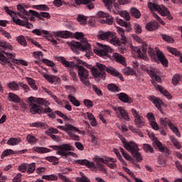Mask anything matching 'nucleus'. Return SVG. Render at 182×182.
<instances>
[{"label":"nucleus","instance_id":"1","mask_svg":"<svg viewBox=\"0 0 182 182\" xmlns=\"http://www.w3.org/2000/svg\"><path fill=\"white\" fill-rule=\"evenodd\" d=\"M77 60L78 65H82V66H85L87 69H91L92 76L95 78V80L99 82L101 79L105 80L106 79V72L112 75V76H115L116 77H119L122 82H124V77L123 75L114 68L109 66L107 67L105 65L102 64L100 63H96V68L92 67V65L87 64L86 62L83 60L75 58Z\"/></svg>","mask_w":182,"mask_h":182},{"label":"nucleus","instance_id":"2","mask_svg":"<svg viewBox=\"0 0 182 182\" xmlns=\"http://www.w3.org/2000/svg\"><path fill=\"white\" fill-rule=\"evenodd\" d=\"M0 63L1 65H7L11 69H15L14 65H23V66H28V62L25 60H18L15 55L5 52L0 48ZM14 63V65L12 64Z\"/></svg>","mask_w":182,"mask_h":182},{"label":"nucleus","instance_id":"3","mask_svg":"<svg viewBox=\"0 0 182 182\" xmlns=\"http://www.w3.org/2000/svg\"><path fill=\"white\" fill-rule=\"evenodd\" d=\"M30 106V112L31 114H42L46 113V108H43L45 105V99L30 97L28 100Z\"/></svg>","mask_w":182,"mask_h":182},{"label":"nucleus","instance_id":"4","mask_svg":"<svg viewBox=\"0 0 182 182\" xmlns=\"http://www.w3.org/2000/svg\"><path fill=\"white\" fill-rule=\"evenodd\" d=\"M146 73H148V75H149L150 77H151L152 80H151V83L154 86H155V87L157 88V90L159 91H160L161 93H162V95H164V96H166V97H167V99H168V100H171V99H172V96L171 94H170V92H168V91H167L166 90H164V88H163V87H161V85H157L158 83H161V77H160V76L157 75V72L156 71V69L153 68L151 70H146Z\"/></svg>","mask_w":182,"mask_h":182},{"label":"nucleus","instance_id":"5","mask_svg":"<svg viewBox=\"0 0 182 182\" xmlns=\"http://www.w3.org/2000/svg\"><path fill=\"white\" fill-rule=\"evenodd\" d=\"M122 141L124 144V149L129 151L131 154L133 156L134 159H136V161H141L143 160V157L141 156V154L139 152L140 149H139V146L134 141H127L124 138H122Z\"/></svg>","mask_w":182,"mask_h":182},{"label":"nucleus","instance_id":"6","mask_svg":"<svg viewBox=\"0 0 182 182\" xmlns=\"http://www.w3.org/2000/svg\"><path fill=\"white\" fill-rule=\"evenodd\" d=\"M97 38L102 41H107V42H109L112 45H120V40H119V38L116 36V33L100 31Z\"/></svg>","mask_w":182,"mask_h":182},{"label":"nucleus","instance_id":"7","mask_svg":"<svg viewBox=\"0 0 182 182\" xmlns=\"http://www.w3.org/2000/svg\"><path fill=\"white\" fill-rule=\"evenodd\" d=\"M68 45L70 46L72 50L74 53L79 55V51L82 52H90L92 50V47L89 43H80L77 41H73L68 43Z\"/></svg>","mask_w":182,"mask_h":182},{"label":"nucleus","instance_id":"8","mask_svg":"<svg viewBox=\"0 0 182 182\" xmlns=\"http://www.w3.org/2000/svg\"><path fill=\"white\" fill-rule=\"evenodd\" d=\"M148 7L151 12L154 11H157V12H159L161 16H166L169 21H172L173 16H171V13H170V11H168L167 7L164 6H160L159 4L151 2H148Z\"/></svg>","mask_w":182,"mask_h":182},{"label":"nucleus","instance_id":"9","mask_svg":"<svg viewBox=\"0 0 182 182\" xmlns=\"http://www.w3.org/2000/svg\"><path fill=\"white\" fill-rule=\"evenodd\" d=\"M51 149H53V150H58L57 154L59 156H64L65 157H68V156H70V154H73L74 149L73 146L70 145V144H64L59 146H51ZM69 151V152H68Z\"/></svg>","mask_w":182,"mask_h":182},{"label":"nucleus","instance_id":"10","mask_svg":"<svg viewBox=\"0 0 182 182\" xmlns=\"http://www.w3.org/2000/svg\"><path fill=\"white\" fill-rule=\"evenodd\" d=\"M148 53L149 56L154 60H160L161 63L163 66L167 67L168 66V60L164 56V53L161 52L160 50H156V51L152 48H149Z\"/></svg>","mask_w":182,"mask_h":182},{"label":"nucleus","instance_id":"11","mask_svg":"<svg viewBox=\"0 0 182 182\" xmlns=\"http://www.w3.org/2000/svg\"><path fill=\"white\" fill-rule=\"evenodd\" d=\"M112 50L110 46L100 43H97V48L94 49L95 53L104 59H107L110 56L109 53H112Z\"/></svg>","mask_w":182,"mask_h":182},{"label":"nucleus","instance_id":"12","mask_svg":"<svg viewBox=\"0 0 182 182\" xmlns=\"http://www.w3.org/2000/svg\"><path fill=\"white\" fill-rule=\"evenodd\" d=\"M77 68L80 80H81L82 83H83L85 86L90 87L92 85L90 84V81H89V71L82 65H77Z\"/></svg>","mask_w":182,"mask_h":182},{"label":"nucleus","instance_id":"13","mask_svg":"<svg viewBox=\"0 0 182 182\" xmlns=\"http://www.w3.org/2000/svg\"><path fill=\"white\" fill-rule=\"evenodd\" d=\"M105 6L109 12L113 11L115 15L120 14L119 4L116 3V0H102Z\"/></svg>","mask_w":182,"mask_h":182},{"label":"nucleus","instance_id":"14","mask_svg":"<svg viewBox=\"0 0 182 182\" xmlns=\"http://www.w3.org/2000/svg\"><path fill=\"white\" fill-rule=\"evenodd\" d=\"M160 122L161 124L164 127H167V126H168V127L171 129V130H172L173 133H174L176 136H177V137H181V134H180L178 129L175 127L174 124L172 123L170 119H168V118H161Z\"/></svg>","mask_w":182,"mask_h":182},{"label":"nucleus","instance_id":"15","mask_svg":"<svg viewBox=\"0 0 182 182\" xmlns=\"http://www.w3.org/2000/svg\"><path fill=\"white\" fill-rule=\"evenodd\" d=\"M134 52L137 53L139 58L146 60L147 59V43H143L141 47H134Z\"/></svg>","mask_w":182,"mask_h":182},{"label":"nucleus","instance_id":"16","mask_svg":"<svg viewBox=\"0 0 182 182\" xmlns=\"http://www.w3.org/2000/svg\"><path fill=\"white\" fill-rule=\"evenodd\" d=\"M132 115L134 117V124L136 127L141 128L144 126V118L140 115L139 112L134 108L131 109Z\"/></svg>","mask_w":182,"mask_h":182},{"label":"nucleus","instance_id":"17","mask_svg":"<svg viewBox=\"0 0 182 182\" xmlns=\"http://www.w3.org/2000/svg\"><path fill=\"white\" fill-rule=\"evenodd\" d=\"M98 18H106V19L101 20L102 23H107L108 25H112L113 23V17H110L109 14L105 13L103 11H99L97 14Z\"/></svg>","mask_w":182,"mask_h":182},{"label":"nucleus","instance_id":"18","mask_svg":"<svg viewBox=\"0 0 182 182\" xmlns=\"http://www.w3.org/2000/svg\"><path fill=\"white\" fill-rule=\"evenodd\" d=\"M148 99L154 105L155 107H156V109H158L159 112H161V107L163 106V105H164V103L161 100H160L159 97H157L154 95H150L149 97H148Z\"/></svg>","mask_w":182,"mask_h":182},{"label":"nucleus","instance_id":"19","mask_svg":"<svg viewBox=\"0 0 182 182\" xmlns=\"http://www.w3.org/2000/svg\"><path fill=\"white\" fill-rule=\"evenodd\" d=\"M22 18L24 20H21L20 18H17V19L14 18V23H16V25H19L20 26H26V28H28V29H31V28H33V25L29 23L28 18L23 16Z\"/></svg>","mask_w":182,"mask_h":182},{"label":"nucleus","instance_id":"20","mask_svg":"<svg viewBox=\"0 0 182 182\" xmlns=\"http://www.w3.org/2000/svg\"><path fill=\"white\" fill-rule=\"evenodd\" d=\"M95 0H75V4L77 5H86L88 9H93L95 8Z\"/></svg>","mask_w":182,"mask_h":182},{"label":"nucleus","instance_id":"21","mask_svg":"<svg viewBox=\"0 0 182 182\" xmlns=\"http://www.w3.org/2000/svg\"><path fill=\"white\" fill-rule=\"evenodd\" d=\"M117 96L118 99L121 102H122V103H128L129 105H130V103H133V99L129 97V95H127V94L124 92H121L119 94H117Z\"/></svg>","mask_w":182,"mask_h":182},{"label":"nucleus","instance_id":"22","mask_svg":"<svg viewBox=\"0 0 182 182\" xmlns=\"http://www.w3.org/2000/svg\"><path fill=\"white\" fill-rule=\"evenodd\" d=\"M154 146L157 147L159 149V151L161 153H165L166 154H170V151L167 148V146L163 145L161 142H160L159 140H155L154 142Z\"/></svg>","mask_w":182,"mask_h":182},{"label":"nucleus","instance_id":"23","mask_svg":"<svg viewBox=\"0 0 182 182\" xmlns=\"http://www.w3.org/2000/svg\"><path fill=\"white\" fill-rule=\"evenodd\" d=\"M58 129L63 130V132H67L68 133H69V132H77V133H80V130L72 124H65V127L58 126Z\"/></svg>","mask_w":182,"mask_h":182},{"label":"nucleus","instance_id":"24","mask_svg":"<svg viewBox=\"0 0 182 182\" xmlns=\"http://www.w3.org/2000/svg\"><path fill=\"white\" fill-rule=\"evenodd\" d=\"M75 164H80V166H86V167H88V168L95 167V164L89 161L87 159H77L75 161Z\"/></svg>","mask_w":182,"mask_h":182},{"label":"nucleus","instance_id":"25","mask_svg":"<svg viewBox=\"0 0 182 182\" xmlns=\"http://www.w3.org/2000/svg\"><path fill=\"white\" fill-rule=\"evenodd\" d=\"M58 60L63 63V66L65 68H70V69H73L76 65L73 62L66 60V58L64 57H58Z\"/></svg>","mask_w":182,"mask_h":182},{"label":"nucleus","instance_id":"26","mask_svg":"<svg viewBox=\"0 0 182 182\" xmlns=\"http://www.w3.org/2000/svg\"><path fill=\"white\" fill-rule=\"evenodd\" d=\"M115 110H117L120 113L121 118L125 120V122H130V117L129 116V114L123 107H118Z\"/></svg>","mask_w":182,"mask_h":182},{"label":"nucleus","instance_id":"27","mask_svg":"<svg viewBox=\"0 0 182 182\" xmlns=\"http://www.w3.org/2000/svg\"><path fill=\"white\" fill-rule=\"evenodd\" d=\"M5 12H6V14H8V15H9V16H11L12 18L13 22H14V19H16V18H15V16H14V15H18V16H19L20 18H23V16L22 14H21V13L19 12H15L11 9H9V8L6 6L3 7Z\"/></svg>","mask_w":182,"mask_h":182},{"label":"nucleus","instance_id":"28","mask_svg":"<svg viewBox=\"0 0 182 182\" xmlns=\"http://www.w3.org/2000/svg\"><path fill=\"white\" fill-rule=\"evenodd\" d=\"M9 102H13L14 103H21L22 100L14 92H9L8 96Z\"/></svg>","mask_w":182,"mask_h":182},{"label":"nucleus","instance_id":"29","mask_svg":"<svg viewBox=\"0 0 182 182\" xmlns=\"http://www.w3.org/2000/svg\"><path fill=\"white\" fill-rule=\"evenodd\" d=\"M58 132L59 131L58 130V129L49 128L48 131L46 132V134L48 136H50V137H51V139H53L55 141H59V137L54 135L57 134ZM52 133H53L54 134H53Z\"/></svg>","mask_w":182,"mask_h":182},{"label":"nucleus","instance_id":"30","mask_svg":"<svg viewBox=\"0 0 182 182\" xmlns=\"http://www.w3.org/2000/svg\"><path fill=\"white\" fill-rule=\"evenodd\" d=\"M55 36H58V38H63V39H68V38H70L72 36V33L65 31H58L55 33Z\"/></svg>","mask_w":182,"mask_h":182},{"label":"nucleus","instance_id":"31","mask_svg":"<svg viewBox=\"0 0 182 182\" xmlns=\"http://www.w3.org/2000/svg\"><path fill=\"white\" fill-rule=\"evenodd\" d=\"M116 159L113 158L108 157L106 159L105 164L109 167V168H112L114 170L116 167H117V164H116Z\"/></svg>","mask_w":182,"mask_h":182},{"label":"nucleus","instance_id":"32","mask_svg":"<svg viewBox=\"0 0 182 182\" xmlns=\"http://www.w3.org/2000/svg\"><path fill=\"white\" fill-rule=\"evenodd\" d=\"M117 32L119 35L121 36V39L119 40V44L123 43L124 45L127 43V40L126 38V36L124 35V29L118 27L117 28Z\"/></svg>","mask_w":182,"mask_h":182},{"label":"nucleus","instance_id":"33","mask_svg":"<svg viewBox=\"0 0 182 182\" xmlns=\"http://www.w3.org/2000/svg\"><path fill=\"white\" fill-rule=\"evenodd\" d=\"M113 58L116 60V62H119V63H121V65L126 66V60L124 59V57H123V55L115 53L113 54Z\"/></svg>","mask_w":182,"mask_h":182},{"label":"nucleus","instance_id":"34","mask_svg":"<svg viewBox=\"0 0 182 182\" xmlns=\"http://www.w3.org/2000/svg\"><path fill=\"white\" fill-rule=\"evenodd\" d=\"M46 80H48V82L50 83H54L55 85H56V83H60V78L55 75H50L47 74Z\"/></svg>","mask_w":182,"mask_h":182},{"label":"nucleus","instance_id":"35","mask_svg":"<svg viewBox=\"0 0 182 182\" xmlns=\"http://www.w3.org/2000/svg\"><path fill=\"white\" fill-rule=\"evenodd\" d=\"M25 79L33 90H38V86L36 85V82L33 78L26 77Z\"/></svg>","mask_w":182,"mask_h":182},{"label":"nucleus","instance_id":"36","mask_svg":"<svg viewBox=\"0 0 182 182\" xmlns=\"http://www.w3.org/2000/svg\"><path fill=\"white\" fill-rule=\"evenodd\" d=\"M47 95H48V96H50V97H52L53 99V100H55V102H56V103H58V105H60V106H64L65 102H63V100H59V98H58V97H56V95H53L52 93V92L47 90L46 91Z\"/></svg>","mask_w":182,"mask_h":182},{"label":"nucleus","instance_id":"37","mask_svg":"<svg viewBox=\"0 0 182 182\" xmlns=\"http://www.w3.org/2000/svg\"><path fill=\"white\" fill-rule=\"evenodd\" d=\"M131 15L132 16H134V18H136V19H140V17L141 16V13H140V11L137 9L136 7H132L130 9Z\"/></svg>","mask_w":182,"mask_h":182},{"label":"nucleus","instance_id":"38","mask_svg":"<svg viewBox=\"0 0 182 182\" xmlns=\"http://www.w3.org/2000/svg\"><path fill=\"white\" fill-rule=\"evenodd\" d=\"M19 84L16 83V82L13 81L11 82H9L7 84V87L10 89V90H12L13 92H16V90H19Z\"/></svg>","mask_w":182,"mask_h":182},{"label":"nucleus","instance_id":"39","mask_svg":"<svg viewBox=\"0 0 182 182\" xmlns=\"http://www.w3.org/2000/svg\"><path fill=\"white\" fill-rule=\"evenodd\" d=\"M75 39H81L82 43H87V39L85 38V34L82 32H76L75 33Z\"/></svg>","mask_w":182,"mask_h":182},{"label":"nucleus","instance_id":"40","mask_svg":"<svg viewBox=\"0 0 182 182\" xmlns=\"http://www.w3.org/2000/svg\"><path fill=\"white\" fill-rule=\"evenodd\" d=\"M117 23L120 25V26H124L128 31L132 29V25L129 23L123 21L122 19L117 20Z\"/></svg>","mask_w":182,"mask_h":182},{"label":"nucleus","instance_id":"41","mask_svg":"<svg viewBox=\"0 0 182 182\" xmlns=\"http://www.w3.org/2000/svg\"><path fill=\"white\" fill-rule=\"evenodd\" d=\"M91 168H95V170H99L100 171H102V173H107V171H106V168H105V165L99 162L95 164V166L91 167Z\"/></svg>","mask_w":182,"mask_h":182},{"label":"nucleus","instance_id":"42","mask_svg":"<svg viewBox=\"0 0 182 182\" xmlns=\"http://www.w3.org/2000/svg\"><path fill=\"white\" fill-rule=\"evenodd\" d=\"M68 99L71 102L73 106H75L76 107H79V106H80V102H79L76 97H73V95H69Z\"/></svg>","mask_w":182,"mask_h":182},{"label":"nucleus","instance_id":"43","mask_svg":"<svg viewBox=\"0 0 182 182\" xmlns=\"http://www.w3.org/2000/svg\"><path fill=\"white\" fill-rule=\"evenodd\" d=\"M29 12L30 14H31V15L36 16V18H38L39 19H42V18L46 17V12L38 13L33 10H30Z\"/></svg>","mask_w":182,"mask_h":182},{"label":"nucleus","instance_id":"44","mask_svg":"<svg viewBox=\"0 0 182 182\" xmlns=\"http://www.w3.org/2000/svg\"><path fill=\"white\" fill-rule=\"evenodd\" d=\"M0 47L4 48L5 50H6V49H9V50H14V47H12V45L4 41H0Z\"/></svg>","mask_w":182,"mask_h":182},{"label":"nucleus","instance_id":"45","mask_svg":"<svg viewBox=\"0 0 182 182\" xmlns=\"http://www.w3.org/2000/svg\"><path fill=\"white\" fill-rule=\"evenodd\" d=\"M107 89L108 90H109V92H120V90H122V89H120V87H119L117 85H116V84H108L107 85Z\"/></svg>","mask_w":182,"mask_h":182},{"label":"nucleus","instance_id":"46","mask_svg":"<svg viewBox=\"0 0 182 182\" xmlns=\"http://www.w3.org/2000/svg\"><path fill=\"white\" fill-rule=\"evenodd\" d=\"M46 65L47 66H49L50 68H51L53 73H58V68H56V65L55 64V63H53L52 60L47 59Z\"/></svg>","mask_w":182,"mask_h":182},{"label":"nucleus","instance_id":"47","mask_svg":"<svg viewBox=\"0 0 182 182\" xmlns=\"http://www.w3.org/2000/svg\"><path fill=\"white\" fill-rule=\"evenodd\" d=\"M21 143V139L18 138H10L7 141L9 146H16Z\"/></svg>","mask_w":182,"mask_h":182},{"label":"nucleus","instance_id":"48","mask_svg":"<svg viewBox=\"0 0 182 182\" xmlns=\"http://www.w3.org/2000/svg\"><path fill=\"white\" fill-rule=\"evenodd\" d=\"M146 29L149 31H153L154 29H157V23L156 22H149L146 26Z\"/></svg>","mask_w":182,"mask_h":182},{"label":"nucleus","instance_id":"49","mask_svg":"<svg viewBox=\"0 0 182 182\" xmlns=\"http://www.w3.org/2000/svg\"><path fill=\"white\" fill-rule=\"evenodd\" d=\"M26 139L29 144H36L38 143V139L32 134H28Z\"/></svg>","mask_w":182,"mask_h":182},{"label":"nucleus","instance_id":"50","mask_svg":"<svg viewBox=\"0 0 182 182\" xmlns=\"http://www.w3.org/2000/svg\"><path fill=\"white\" fill-rule=\"evenodd\" d=\"M143 149L144 150L145 153H154V149L149 144H144Z\"/></svg>","mask_w":182,"mask_h":182},{"label":"nucleus","instance_id":"51","mask_svg":"<svg viewBox=\"0 0 182 182\" xmlns=\"http://www.w3.org/2000/svg\"><path fill=\"white\" fill-rule=\"evenodd\" d=\"M122 72L124 73V75H127L128 76L129 75H131L132 76L136 75V71L133 70V69L130 68L129 67L124 68Z\"/></svg>","mask_w":182,"mask_h":182},{"label":"nucleus","instance_id":"52","mask_svg":"<svg viewBox=\"0 0 182 182\" xmlns=\"http://www.w3.org/2000/svg\"><path fill=\"white\" fill-rule=\"evenodd\" d=\"M181 79H182L181 75H180L178 74L174 75L172 78L173 85H174V86H177V85H178V82L181 80Z\"/></svg>","mask_w":182,"mask_h":182},{"label":"nucleus","instance_id":"53","mask_svg":"<svg viewBox=\"0 0 182 182\" xmlns=\"http://www.w3.org/2000/svg\"><path fill=\"white\" fill-rule=\"evenodd\" d=\"M17 11H18L19 14L23 16V15H29V12L25 9L23 6L18 4L17 5Z\"/></svg>","mask_w":182,"mask_h":182},{"label":"nucleus","instance_id":"54","mask_svg":"<svg viewBox=\"0 0 182 182\" xmlns=\"http://www.w3.org/2000/svg\"><path fill=\"white\" fill-rule=\"evenodd\" d=\"M171 141L172 144H173V146L176 147V149H177L178 150H181L182 146L180 142H178V140H177V139L172 137L171 138Z\"/></svg>","mask_w":182,"mask_h":182},{"label":"nucleus","instance_id":"55","mask_svg":"<svg viewBox=\"0 0 182 182\" xmlns=\"http://www.w3.org/2000/svg\"><path fill=\"white\" fill-rule=\"evenodd\" d=\"M27 174H32L36 170V164L35 163L28 164Z\"/></svg>","mask_w":182,"mask_h":182},{"label":"nucleus","instance_id":"56","mask_svg":"<svg viewBox=\"0 0 182 182\" xmlns=\"http://www.w3.org/2000/svg\"><path fill=\"white\" fill-rule=\"evenodd\" d=\"M167 50H168V52H170V53L174 55L175 56H181V53H180V51L174 48L168 47Z\"/></svg>","mask_w":182,"mask_h":182},{"label":"nucleus","instance_id":"57","mask_svg":"<svg viewBox=\"0 0 182 182\" xmlns=\"http://www.w3.org/2000/svg\"><path fill=\"white\" fill-rule=\"evenodd\" d=\"M77 20L80 23H81V25H85V23H86V21H87V18L83 14H80L78 15Z\"/></svg>","mask_w":182,"mask_h":182},{"label":"nucleus","instance_id":"58","mask_svg":"<svg viewBox=\"0 0 182 182\" xmlns=\"http://www.w3.org/2000/svg\"><path fill=\"white\" fill-rule=\"evenodd\" d=\"M33 151H36V153L43 154L46 153V148L41 146H34L33 148Z\"/></svg>","mask_w":182,"mask_h":182},{"label":"nucleus","instance_id":"59","mask_svg":"<svg viewBox=\"0 0 182 182\" xmlns=\"http://www.w3.org/2000/svg\"><path fill=\"white\" fill-rule=\"evenodd\" d=\"M119 151L122 153V156L126 160H128V161H130L132 160V156H130L129 154L126 153L123 148L119 147Z\"/></svg>","mask_w":182,"mask_h":182},{"label":"nucleus","instance_id":"60","mask_svg":"<svg viewBox=\"0 0 182 182\" xmlns=\"http://www.w3.org/2000/svg\"><path fill=\"white\" fill-rule=\"evenodd\" d=\"M10 154H14V150L6 149L1 154V159H4V157H6L7 156H10Z\"/></svg>","mask_w":182,"mask_h":182},{"label":"nucleus","instance_id":"61","mask_svg":"<svg viewBox=\"0 0 182 182\" xmlns=\"http://www.w3.org/2000/svg\"><path fill=\"white\" fill-rule=\"evenodd\" d=\"M17 42L22 45L23 46H26V40L23 36H20L17 38Z\"/></svg>","mask_w":182,"mask_h":182},{"label":"nucleus","instance_id":"62","mask_svg":"<svg viewBox=\"0 0 182 182\" xmlns=\"http://www.w3.org/2000/svg\"><path fill=\"white\" fill-rule=\"evenodd\" d=\"M46 113L48 117H50L51 119H55L56 115L55 114V112L52 110V109L47 107L46 108Z\"/></svg>","mask_w":182,"mask_h":182},{"label":"nucleus","instance_id":"63","mask_svg":"<svg viewBox=\"0 0 182 182\" xmlns=\"http://www.w3.org/2000/svg\"><path fill=\"white\" fill-rule=\"evenodd\" d=\"M92 90H94V92H95V93H96V95H97V96H100V97L103 96V92L101 91L100 89H99V87H97V86L92 85Z\"/></svg>","mask_w":182,"mask_h":182},{"label":"nucleus","instance_id":"64","mask_svg":"<svg viewBox=\"0 0 182 182\" xmlns=\"http://www.w3.org/2000/svg\"><path fill=\"white\" fill-rule=\"evenodd\" d=\"M26 170H28V164H22L18 166L21 173H26Z\"/></svg>","mask_w":182,"mask_h":182}]
</instances>
